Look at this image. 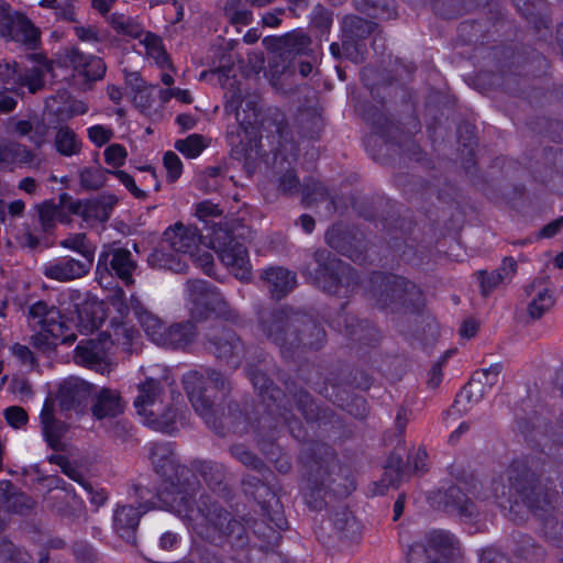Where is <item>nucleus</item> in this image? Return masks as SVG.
I'll return each mask as SVG.
<instances>
[{
	"label": "nucleus",
	"mask_w": 563,
	"mask_h": 563,
	"mask_svg": "<svg viewBox=\"0 0 563 563\" xmlns=\"http://www.w3.org/2000/svg\"><path fill=\"white\" fill-rule=\"evenodd\" d=\"M256 319L262 333L287 361L318 351L325 343V330L318 320L289 307L258 306Z\"/></svg>",
	"instance_id": "f257e3e1"
},
{
	"label": "nucleus",
	"mask_w": 563,
	"mask_h": 563,
	"mask_svg": "<svg viewBox=\"0 0 563 563\" xmlns=\"http://www.w3.org/2000/svg\"><path fill=\"white\" fill-rule=\"evenodd\" d=\"M301 463L302 495L311 510L320 511L332 501V496L346 497L355 489L353 478L341 467L333 449L325 443H310L301 454Z\"/></svg>",
	"instance_id": "f03ea898"
},
{
	"label": "nucleus",
	"mask_w": 563,
	"mask_h": 563,
	"mask_svg": "<svg viewBox=\"0 0 563 563\" xmlns=\"http://www.w3.org/2000/svg\"><path fill=\"white\" fill-rule=\"evenodd\" d=\"M510 489L534 516L542 520L545 538L563 547V498L553 487L543 483L526 461L514 460L507 468Z\"/></svg>",
	"instance_id": "7ed1b4c3"
},
{
	"label": "nucleus",
	"mask_w": 563,
	"mask_h": 563,
	"mask_svg": "<svg viewBox=\"0 0 563 563\" xmlns=\"http://www.w3.org/2000/svg\"><path fill=\"white\" fill-rule=\"evenodd\" d=\"M167 453L164 446L152 450L153 464L166 478L158 489L159 508L174 512L184 520H191L200 481L186 465L177 464Z\"/></svg>",
	"instance_id": "20e7f679"
},
{
	"label": "nucleus",
	"mask_w": 563,
	"mask_h": 563,
	"mask_svg": "<svg viewBox=\"0 0 563 563\" xmlns=\"http://www.w3.org/2000/svg\"><path fill=\"white\" fill-rule=\"evenodd\" d=\"M183 385L195 411L217 434L224 435L225 430L241 432L246 428V416L236 402H229L228 412L217 417L216 395H206L208 389L202 373L197 369L187 372L183 376Z\"/></svg>",
	"instance_id": "39448f33"
},
{
	"label": "nucleus",
	"mask_w": 563,
	"mask_h": 563,
	"mask_svg": "<svg viewBox=\"0 0 563 563\" xmlns=\"http://www.w3.org/2000/svg\"><path fill=\"white\" fill-rule=\"evenodd\" d=\"M245 372L253 387L258 391L262 402L266 407L267 415L263 417L268 418V423H274V429L286 424L295 439L299 441L306 440L302 423L292 412V402L286 398V393L283 391L266 373L256 366L247 364Z\"/></svg>",
	"instance_id": "423d86ee"
},
{
	"label": "nucleus",
	"mask_w": 563,
	"mask_h": 563,
	"mask_svg": "<svg viewBox=\"0 0 563 563\" xmlns=\"http://www.w3.org/2000/svg\"><path fill=\"white\" fill-rule=\"evenodd\" d=\"M163 380L167 383L166 374L158 378L146 377L137 385V396L133 404L144 424L155 431L173 434L176 430L178 409L164 404Z\"/></svg>",
	"instance_id": "0eeeda50"
},
{
	"label": "nucleus",
	"mask_w": 563,
	"mask_h": 563,
	"mask_svg": "<svg viewBox=\"0 0 563 563\" xmlns=\"http://www.w3.org/2000/svg\"><path fill=\"white\" fill-rule=\"evenodd\" d=\"M312 257L316 267L311 268L308 265L302 273L324 292L347 296L358 287L360 276L357 272L330 251L325 249L316 250Z\"/></svg>",
	"instance_id": "6e6552de"
},
{
	"label": "nucleus",
	"mask_w": 563,
	"mask_h": 563,
	"mask_svg": "<svg viewBox=\"0 0 563 563\" xmlns=\"http://www.w3.org/2000/svg\"><path fill=\"white\" fill-rule=\"evenodd\" d=\"M207 525L197 530V534L217 547L229 544L232 550H243L250 543V536L244 523L218 503L198 506Z\"/></svg>",
	"instance_id": "1a4fd4ad"
},
{
	"label": "nucleus",
	"mask_w": 563,
	"mask_h": 563,
	"mask_svg": "<svg viewBox=\"0 0 563 563\" xmlns=\"http://www.w3.org/2000/svg\"><path fill=\"white\" fill-rule=\"evenodd\" d=\"M201 239L202 236L198 228L177 222L165 230L162 239V249L154 250L148 255L147 262L154 268L185 273L187 264L181 262L179 257L166 254L164 247L167 246L176 253L184 255L188 254L192 258L196 256L195 251L199 249Z\"/></svg>",
	"instance_id": "9d476101"
},
{
	"label": "nucleus",
	"mask_w": 563,
	"mask_h": 563,
	"mask_svg": "<svg viewBox=\"0 0 563 563\" xmlns=\"http://www.w3.org/2000/svg\"><path fill=\"white\" fill-rule=\"evenodd\" d=\"M369 296L380 309L393 311L419 305L422 294L415 283L394 274L375 272L369 279Z\"/></svg>",
	"instance_id": "9b49d317"
},
{
	"label": "nucleus",
	"mask_w": 563,
	"mask_h": 563,
	"mask_svg": "<svg viewBox=\"0 0 563 563\" xmlns=\"http://www.w3.org/2000/svg\"><path fill=\"white\" fill-rule=\"evenodd\" d=\"M242 486L246 494L254 497L261 505L263 511L262 522L255 521L253 530L261 538H268V534L262 529L263 525L272 531L284 530L287 527V520L279 506L276 493L256 476L245 475L242 479Z\"/></svg>",
	"instance_id": "f8f14e48"
},
{
	"label": "nucleus",
	"mask_w": 563,
	"mask_h": 563,
	"mask_svg": "<svg viewBox=\"0 0 563 563\" xmlns=\"http://www.w3.org/2000/svg\"><path fill=\"white\" fill-rule=\"evenodd\" d=\"M205 351L232 368H238L245 357V345L231 328L221 322L211 323L202 334Z\"/></svg>",
	"instance_id": "ddd939ff"
},
{
	"label": "nucleus",
	"mask_w": 563,
	"mask_h": 563,
	"mask_svg": "<svg viewBox=\"0 0 563 563\" xmlns=\"http://www.w3.org/2000/svg\"><path fill=\"white\" fill-rule=\"evenodd\" d=\"M186 290L191 303V319L202 321L208 319L211 313H217L225 319L238 317V313L230 308L219 289L210 283L202 279H190L186 283Z\"/></svg>",
	"instance_id": "4468645a"
},
{
	"label": "nucleus",
	"mask_w": 563,
	"mask_h": 563,
	"mask_svg": "<svg viewBox=\"0 0 563 563\" xmlns=\"http://www.w3.org/2000/svg\"><path fill=\"white\" fill-rule=\"evenodd\" d=\"M503 365L496 363L488 368H481L473 373L468 383L456 395L453 408L460 413H466L473 405L478 404L488 394L499 390Z\"/></svg>",
	"instance_id": "2eb2a0df"
},
{
	"label": "nucleus",
	"mask_w": 563,
	"mask_h": 563,
	"mask_svg": "<svg viewBox=\"0 0 563 563\" xmlns=\"http://www.w3.org/2000/svg\"><path fill=\"white\" fill-rule=\"evenodd\" d=\"M408 563H462L454 538L444 531H433L424 543H416L407 553Z\"/></svg>",
	"instance_id": "dca6fc26"
},
{
	"label": "nucleus",
	"mask_w": 563,
	"mask_h": 563,
	"mask_svg": "<svg viewBox=\"0 0 563 563\" xmlns=\"http://www.w3.org/2000/svg\"><path fill=\"white\" fill-rule=\"evenodd\" d=\"M220 261L241 280L249 279L251 264L247 249L228 230H216L210 241Z\"/></svg>",
	"instance_id": "f3484780"
},
{
	"label": "nucleus",
	"mask_w": 563,
	"mask_h": 563,
	"mask_svg": "<svg viewBox=\"0 0 563 563\" xmlns=\"http://www.w3.org/2000/svg\"><path fill=\"white\" fill-rule=\"evenodd\" d=\"M0 36L35 49L40 42V31L23 14L12 11L0 1Z\"/></svg>",
	"instance_id": "a211bd4d"
},
{
	"label": "nucleus",
	"mask_w": 563,
	"mask_h": 563,
	"mask_svg": "<svg viewBox=\"0 0 563 563\" xmlns=\"http://www.w3.org/2000/svg\"><path fill=\"white\" fill-rule=\"evenodd\" d=\"M136 266L129 250L106 246L99 255L96 274L100 283L114 275L125 285H131L134 283L133 272Z\"/></svg>",
	"instance_id": "6ab92c4d"
},
{
	"label": "nucleus",
	"mask_w": 563,
	"mask_h": 563,
	"mask_svg": "<svg viewBox=\"0 0 563 563\" xmlns=\"http://www.w3.org/2000/svg\"><path fill=\"white\" fill-rule=\"evenodd\" d=\"M517 427L532 448L543 451L542 439L544 438H548L554 445L563 448V413L553 426H549L545 419L537 412L531 417H518Z\"/></svg>",
	"instance_id": "aec40b11"
},
{
	"label": "nucleus",
	"mask_w": 563,
	"mask_h": 563,
	"mask_svg": "<svg viewBox=\"0 0 563 563\" xmlns=\"http://www.w3.org/2000/svg\"><path fill=\"white\" fill-rule=\"evenodd\" d=\"M372 382V377L364 371L353 372L343 368L338 377L327 378L325 387L323 390H320V393L333 404L345 408L349 407V404L346 402L347 397L343 396V394L347 395V388L366 390L371 387Z\"/></svg>",
	"instance_id": "412c9836"
},
{
	"label": "nucleus",
	"mask_w": 563,
	"mask_h": 563,
	"mask_svg": "<svg viewBox=\"0 0 563 563\" xmlns=\"http://www.w3.org/2000/svg\"><path fill=\"white\" fill-rule=\"evenodd\" d=\"M327 244L353 262L365 260L366 241L357 230L341 225H332L325 233Z\"/></svg>",
	"instance_id": "4be33fe9"
},
{
	"label": "nucleus",
	"mask_w": 563,
	"mask_h": 563,
	"mask_svg": "<svg viewBox=\"0 0 563 563\" xmlns=\"http://www.w3.org/2000/svg\"><path fill=\"white\" fill-rule=\"evenodd\" d=\"M269 48L278 55L284 63V68L290 67L296 57H308L312 53L311 38L301 30L272 38L269 41Z\"/></svg>",
	"instance_id": "5701e85b"
},
{
	"label": "nucleus",
	"mask_w": 563,
	"mask_h": 563,
	"mask_svg": "<svg viewBox=\"0 0 563 563\" xmlns=\"http://www.w3.org/2000/svg\"><path fill=\"white\" fill-rule=\"evenodd\" d=\"M92 386L87 382L69 377L59 384L55 402H58L63 412L76 411L81 412L88 405L91 396Z\"/></svg>",
	"instance_id": "b1692460"
},
{
	"label": "nucleus",
	"mask_w": 563,
	"mask_h": 563,
	"mask_svg": "<svg viewBox=\"0 0 563 563\" xmlns=\"http://www.w3.org/2000/svg\"><path fill=\"white\" fill-rule=\"evenodd\" d=\"M187 467L196 476L199 475L212 492L224 498L230 497V473L222 463L212 460H194Z\"/></svg>",
	"instance_id": "393cba45"
},
{
	"label": "nucleus",
	"mask_w": 563,
	"mask_h": 563,
	"mask_svg": "<svg viewBox=\"0 0 563 563\" xmlns=\"http://www.w3.org/2000/svg\"><path fill=\"white\" fill-rule=\"evenodd\" d=\"M434 504L438 508L449 514H456L461 518L471 519L477 515L475 504L456 485L438 490L434 495Z\"/></svg>",
	"instance_id": "a878e982"
},
{
	"label": "nucleus",
	"mask_w": 563,
	"mask_h": 563,
	"mask_svg": "<svg viewBox=\"0 0 563 563\" xmlns=\"http://www.w3.org/2000/svg\"><path fill=\"white\" fill-rule=\"evenodd\" d=\"M90 402L91 415L97 420L114 419L125 409V401L121 393L108 387L91 391Z\"/></svg>",
	"instance_id": "bb28decb"
},
{
	"label": "nucleus",
	"mask_w": 563,
	"mask_h": 563,
	"mask_svg": "<svg viewBox=\"0 0 563 563\" xmlns=\"http://www.w3.org/2000/svg\"><path fill=\"white\" fill-rule=\"evenodd\" d=\"M277 429L274 423H268L267 417H261L258 420V445L264 455L274 462L276 470L282 474H287L291 470V462L287 454L282 453L278 445L274 443Z\"/></svg>",
	"instance_id": "cd10ccee"
},
{
	"label": "nucleus",
	"mask_w": 563,
	"mask_h": 563,
	"mask_svg": "<svg viewBox=\"0 0 563 563\" xmlns=\"http://www.w3.org/2000/svg\"><path fill=\"white\" fill-rule=\"evenodd\" d=\"M375 23L357 15H346L342 21V48L346 58L360 51L358 41L374 31Z\"/></svg>",
	"instance_id": "c85d7f7f"
},
{
	"label": "nucleus",
	"mask_w": 563,
	"mask_h": 563,
	"mask_svg": "<svg viewBox=\"0 0 563 563\" xmlns=\"http://www.w3.org/2000/svg\"><path fill=\"white\" fill-rule=\"evenodd\" d=\"M41 426L43 435L48 446L55 451L64 449L62 438L68 431V424L55 417V399L48 396L43 405L41 415Z\"/></svg>",
	"instance_id": "c756f323"
},
{
	"label": "nucleus",
	"mask_w": 563,
	"mask_h": 563,
	"mask_svg": "<svg viewBox=\"0 0 563 563\" xmlns=\"http://www.w3.org/2000/svg\"><path fill=\"white\" fill-rule=\"evenodd\" d=\"M286 396H290L297 410L307 422H322L330 418L331 410L322 409L303 387L295 382L286 383Z\"/></svg>",
	"instance_id": "7c9ffc66"
},
{
	"label": "nucleus",
	"mask_w": 563,
	"mask_h": 563,
	"mask_svg": "<svg viewBox=\"0 0 563 563\" xmlns=\"http://www.w3.org/2000/svg\"><path fill=\"white\" fill-rule=\"evenodd\" d=\"M92 264L69 256L54 260L43 267V275L57 282H70L86 276Z\"/></svg>",
	"instance_id": "2f4dec72"
},
{
	"label": "nucleus",
	"mask_w": 563,
	"mask_h": 563,
	"mask_svg": "<svg viewBox=\"0 0 563 563\" xmlns=\"http://www.w3.org/2000/svg\"><path fill=\"white\" fill-rule=\"evenodd\" d=\"M333 325L351 340L362 344H373L377 341V330L367 320H360L355 316L342 312L333 319Z\"/></svg>",
	"instance_id": "473e14b6"
},
{
	"label": "nucleus",
	"mask_w": 563,
	"mask_h": 563,
	"mask_svg": "<svg viewBox=\"0 0 563 563\" xmlns=\"http://www.w3.org/2000/svg\"><path fill=\"white\" fill-rule=\"evenodd\" d=\"M140 508L133 505L118 506L113 514V528L118 536L132 545L136 544V531L144 515Z\"/></svg>",
	"instance_id": "72a5a7b5"
},
{
	"label": "nucleus",
	"mask_w": 563,
	"mask_h": 563,
	"mask_svg": "<svg viewBox=\"0 0 563 563\" xmlns=\"http://www.w3.org/2000/svg\"><path fill=\"white\" fill-rule=\"evenodd\" d=\"M518 12L531 24H533L540 38L545 40L550 34L552 21L547 13L544 0H512Z\"/></svg>",
	"instance_id": "f704fd0d"
},
{
	"label": "nucleus",
	"mask_w": 563,
	"mask_h": 563,
	"mask_svg": "<svg viewBox=\"0 0 563 563\" xmlns=\"http://www.w3.org/2000/svg\"><path fill=\"white\" fill-rule=\"evenodd\" d=\"M260 278L275 299L284 298L296 286V275L280 266L264 269Z\"/></svg>",
	"instance_id": "c9c22d12"
},
{
	"label": "nucleus",
	"mask_w": 563,
	"mask_h": 563,
	"mask_svg": "<svg viewBox=\"0 0 563 563\" xmlns=\"http://www.w3.org/2000/svg\"><path fill=\"white\" fill-rule=\"evenodd\" d=\"M196 336L197 329L191 321L178 322L165 327L156 344L167 349L184 350L195 341Z\"/></svg>",
	"instance_id": "e433bc0d"
},
{
	"label": "nucleus",
	"mask_w": 563,
	"mask_h": 563,
	"mask_svg": "<svg viewBox=\"0 0 563 563\" xmlns=\"http://www.w3.org/2000/svg\"><path fill=\"white\" fill-rule=\"evenodd\" d=\"M76 360L101 374L109 368L107 350L101 340L81 341L76 347Z\"/></svg>",
	"instance_id": "4c0bfd02"
},
{
	"label": "nucleus",
	"mask_w": 563,
	"mask_h": 563,
	"mask_svg": "<svg viewBox=\"0 0 563 563\" xmlns=\"http://www.w3.org/2000/svg\"><path fill=\"white\" fill-rule=\"evenodd\" d=\"M35 501L10 481H0V507L13 514L24 515L33 509Z\"/></svg>",
	"instance_id": "58836bf2"
},
{
	"label": "nucleus",
	"mask_w": 563,
	"mask_h": 563,
	"mask_svg": "<svg viewBox=\"0 0 563 563\" xmlns=\"http://www.w3.org/2000/svg\"><path fill=\"white\" fill-rule=\"evenodd\" d=\"M261 132L267 135L277 136L279 147L291 140V133L288 126L286 115L278 108H268L260 120Z\"/></svg>",
	"instance_id": "ea45409f"
},
{
	"label": "nucleus",
	"mask_w": 563,
	"mask_h": 563,
	"mask_svg": "<svg viewBox=\"0 0 563 563\" xmlns=\"http://www.w3.org/2000/svg\"><path fill=\"white\" fill-rule=\"evenodd\" d=\"M330 520L339 539L355 541L360 538L361 525L346 506L334 509Z\"/></svg>",
	"instance_id": "a19ab883"
},
{
	"label": "nucleus",
	"mask_w": 563,
	"mask_h": 563,
	"mask_svg": "<svg viewBox=\"0 0 563 563\" xmlns=\"http://www.w3.org/2000/svg\"><path fill=\"white\" fill-rule=\"evenodd\" d=\"M130 309L139 320L146 334L156 344L158 336H161L165 328L163 321L157 316L152 313L141 301V299L135 296H132L130 299Z\"/></svg>",
	"instance_id": "79ce46f5"
},
{
	"label": "nucleus",
	"mask_w": 563,
	"mask_h": 563,
	"mask_svg": "<svg viewBox=\"0 0 563 563\" xmlns=\"http://www.w3.org/2000/svg\"><path fill=\"white\" fill-rule=\"evenodd\" d=\"M364 119L372 124L376 133L379 134L385 142H397L399 126L389 120V118L374 106L368 107L364 111Z\"/></svg>",
	"instance_id": "37998d69"
},
{
	"label": "nucleus",
	"mask_w": 563,
	"mask_h": 563,
	"mask_svg": "<svg viewBox=\"0 0 563 563\" xmlns=\"http://www.w3.org/2000/svg\"><path fill=\"white\" fill-rule=\"evenodd\" d=\"M117 203L118 198L114 195H102L98 198L86 200L84 220L107 222Z\"/></svg>",
	"instance_id": "c03bdc74"
},
{
	"label": "nucleus",
	"mask_w": 563,
	"mask_h": 563,
	"mask_svg": "<svg viewBox=\"0 0 563 563\" xmlns=\"http://www.w3.org/2000/svg\"><path fill=\"white\" fill-rule=\"evenodd\" d=\"M36 154L16 142L0 144V166L4 164L33 165Z\"/></svg>",
	"instance_id": "a18cd8bd"
},
{
	"label": "nucleus",
	"mask_w": 563,
	"mask_h": 563,
	"mask_svg": "<svg viewBox=\"0 0 563 563\" xmlns=\"http://www.w3.org/2000/svg\"><path fill=\"white\" fill-rule=\"evenodd\" d=\"M14 75L15 78L12 79L14 84H9V86H5V89L14 91L15 88H18L19 91L23 92V88L27 87L30 92L35 93L44 87V71L38 67H33L21 73L16 66H14Z\"/></svg>",
	"instance_id": "49530a36"
},
{
	"label": "nucleus",
	"mask_w": 563,
	"mask_h": 563,
	"mask_svg": "<svg viewBox=\"0 0 563 563\" xmlns=\"http://www.w3.org/2000/svg\"><path fill=\"white\" fill-rule=\"evenodd\" d=\"M355 7L375 18L390 20L397 16L395 0H353Z\"/></svg>",
	"instance_id": "de8ad7c7"
},
{
	"label": "nucleus",
	"mask_w": 563,
	"mask_h": 563,
	"mask_svg": "<svg viewBox=\"0 0 563 563\" xmlns=\"http://www.w3.org/2000/svg\"><path fill=\"white\" fill-rule=\"evenodd\" d=\"M199 372L205 375V387L208 389L206 395H216V402L229 394L231 389L230 382L222 373L212 368Z\"/></svg>",
	"instance_id": "09e8293b"
},
{
	"label": "nucleus",
	"mask_w": 563,
	"mask_h": 563,
	"mask_svg": "<svg viewBox=\"0 0 563 563\" xmlns=\"http://www.w3.org/2000/svg\"><path fill=\"white\" fill-rule=\"evenodd\" d=\"M54 318H60L59 310L44 300H38L29 307V321L33 328L38 325L42 329L47 321H54Z\"/></svg>",
	"instance_id": "8fccbe9b"
},
{
	"label": "nucleus",
	"mask_w": 563,
	"mask_h": 563,
	"mask_svg": "<svg viewBox=\"0 0 563 563\" xmlns=\"http://www.w3.org/2000/svg\"><path fill=\"white\" fill-rule=\"evenodd\" d=\"M236 80L230 82V88L224 93L225 104L224 111L228 114H233L236 122L239 123L238 129H243L244 123L251 124V120H246V118H241L240 108L243 103V95L240 88V85H235Z\"/></svg>",
	"instance_id": "3c124183"
},
{
	"label": "nucleus",
	"mask_w": 563,
	"mask_h": 563,
	"mask_svg": "<svg viewBox=\"0 0 563 563\" xmlns=\"http://www.w3.org/2000/svg\"><path fill=\"white\" fill-rule=\"evenodd\" d=\"M54 143L56 151L64 156L77 155L81 150V142L68 126H63L57 131Z\"/></svg>",
	"instance_id": "603ef678"
},
{
	"label": "nucleus",
	"mask_w": 563,
	"mask_h": 563,
	"mask_svg": "<svg viewBox=\"0 0 563 563\" xmlns=\"http://www.w3.org/2000/svg\"><path fill=\"white\" fill-rule=\"evenodd\" d=\"M133 496L135 497V503L137 504V508H140L143 512H147L151 509L159 507L158 503V489L151 488L143 483H134L132 485Z\"/></svg>",
	"instance_id": "864d4df0"
},
{
	"label": "nucleus",
	"mask_w": 563,
	"mask_h": 563,
	"mask_svg": "<svg viewBox=\"0 0 563 563\" xmlns=\"http://www.w3.org/2000/svg\"><path fill=\"white\" fill-rule=\"evenodd\" d=\"M111 172L101 167H85L79 172V184L87 190H98L104 186L107 174Z\"/></svg>",
	"instance_id": "5fc2aeb1"
},
{
	"label": "nucleus",
	"mask_w": 563,
	"mask_h": 563,
	"mask_svg": "<svg viewBox=\"0 0 563 563\" xmlns=\"http://www.w3.org/2000/svg\"><path fill=\"white\" fill-rule=\"evenodd\" d=\"M229 451L234 459L251 470L257 471L258 473H263L267 470L262 459L243 444H233L230 446Z\"/></svg>",
	"instance_id": "6e6d98bb"
},
{
	"label": "nucleus",
	"mask_w": 563,
	"mask_h": 563,
	"mask_svg": "<svg viewBox=\"0 0 563 563\" xmlns=\"http://www.w3.org/2000/svg\"><path fill=\"white\" fill-rule=\"evenodd\" d=\"M110 24L117 33L132 38H139L144 33L141 24L124 14L113 13L110 18Z\"/></svg>",
	"instance_id": "4d7b16f0"
},
{
	"label": "nucleus",
	"mask_w": 563,
	"mask_h": 563,
	"mask_svg": "<svg viewBox=\"0 0 563 563\" xmlns=\"http://www.w3.org/2000/svg\"><path fill=\"white\" fill-rule=\"evenodd\" d=\"M245 0H229L224 7L225 16L232 24L247 25L252 21V12L246 8Z\"/></svg>",
	"instance_id": "13d9d810"
},
{
	"label": "nucleus",
	"mask_w": 563,
	"mask_h": 563,
	"mask_svg": "<svg viewBox=\"0 0 563 563\" xmlns=\"http://www.w3.org/2000/svg\"><path fill=\"white\" fill-rule=\"evenodd\" d=\"M205 137L200 134H191L186 139L177 140L174 147L188 158L198 157L206 148Z\"/></svg>",
	"instance_id": "bf43d9fd"
},
{
	"label": "nucleus",
	"mask_w": 563,
	"mask_h": 563,
	"mask_svg": "<svg viewBox=\"0 0 563 563\" xmlns=\"http://www.w3.org/2000/svg\"><path fill=\"white\" fill-rule=\"evenodd\" d=\"M97 308L99 307L95 303H85L77 308L79 327L86 332H92L101 327L103 319L97 314Z\"/></svg>",
	"instance_id": "052dcab7"
},
{
	"label": "nucleus",
	"mask_w": 563,
	"mask_h": 563,
	"mask_svg": "<svg viewBox=\"0 0 563 563\" xmlns=\"http://www.w3.org/2000/svg\"><path fill=\"white\" fill-rule=\"evenodd\" d=\"M42 329L45 330L55 342H58V344L70 345L77 340V335L74 332L67 333L69 328L62 321V317L54 318V321H47Z\"/></svg>",
	"instance_id": "680f3d73"
},
{
	"label": "nucleus",
	"mask_w": 563,
	"mask_h": 563,
	"mask_svg": "<svg viewBox=\"0 0 563 563\" xmlns=\"http://www.w3.org/2000/svg\"><path fill=\"white\" fill-rule=\"evenodd\" d=\"M554 298L548 289H542L528 305L527 311L532 320L540 319L552 306Z\"/></svg>",
	"instance_id": "e2e57ef3"
},
{
	"label": "nucleus",
	"mask_w": 563,
	"mask_h": 563,
	"mask_svg": "<svg viewBox=\"0 0 563 563\" xmlns=\"http://www.w3.org/2000/svg\"><path fill=\"white\" fill-rule=\"evenodd\" d=\"M395 222L396 224L394 227L388 224L385 239L391 249L405 254L401 245L402 243L406 245L408 244V239L406 238L407 232L405 231L407 222L405 219H396Z\"/></svg>",
	"instance_id": "0e129e2a"
},
{
	"label": "nucleus",
	"mask_w": 563,
	"mask_h": 563,
	"mask_svg": "<svg viewBox=\"0 0 563 563\" xmlns=\"http://www.w3.org/2000/svg\"><path fill=\"white\" fill-rule=\"evenodd\" d=\"M141 43L144 44L147 55L153 57L156 63L163 65L169 57L163 46L162 38L154 33L146 32Z\"/></svg>",
	"instance_id": "69168bd1"
},
{
	"label": "nucleus",
	"mask_w": 563,
	"mask_h": 563,
	"mask_svg": "<svg viewBox=\"0 0 563 563\" xmlns=\"http://www.w3.org/2000/svg\"><path fill=\"white\" fill-rule=\"evenodd\" d=\"M300 133L308 139H316L322 126L321 118L309 111L301 112L298 117Z\"/></svg>",
	"instance_id": "338daca9"
},
{
	"label": "nucleus",
	"mask_w": 563,
	"mask_h": 563,
	"mask_svg": "<svg viewBox=\"0 0 563 563\" xmlns=\"http://www.w3.org/2000/svg\"><path fill=\"white\" fill-rule=\"evenodd\" d=\"M0 555L5 563H32V556L11 541H2Z\"/></svg>",
	"instance_id": "774afa93"
}]
</instances>
